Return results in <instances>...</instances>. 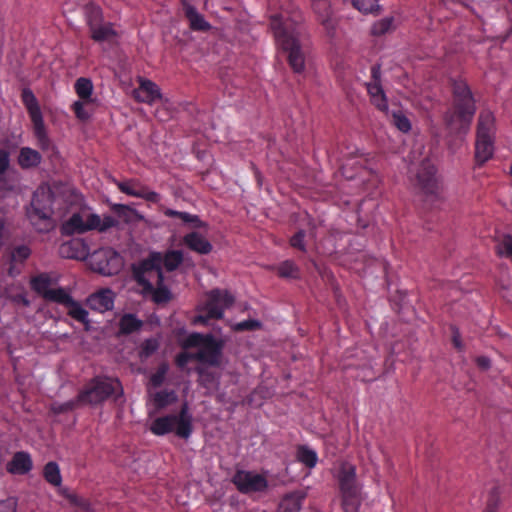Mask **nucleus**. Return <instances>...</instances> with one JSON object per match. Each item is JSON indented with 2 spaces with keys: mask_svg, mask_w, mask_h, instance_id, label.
Returning <instances> with one entry per match:
<instances>
[{
  "mask_svg": "<svg viewBox=\"0 0 512 512\" xmlns=\"http://www.w3.org/2000/svg\"><path fill=\"white\" fill-rule=\"evenodd\" d=\"M233 482L242 493L263 492L268 487L267 479L253 472L238 471L233 477Z\"/></svg>",
  "mask_w": 512,
  "mask_h": 512,
  "instance_id": "obj_14",
  "label": "nucleus"
},
{
  "mask_svg": "<svg viewBox=\"0 0 512 512\" xmlns=\"http://www.w3.org/2000/svg\"><path fill=\"white\" fill-rule=\"evenodd\" d=\"M233 302V295L226 291V309L229 308L233 304Z\"/></svg>",
  "mask_w": 512,
  "mask_h": 512,
  "instance_id": "obj_58",
  "label": "nucleus"
},
{
  "mask_svg": "<svg viewBox=\"0 0 512 512\" xmlns=\"http://www.w3.org/2000/svg\"><path fill=\"white\" fill-rule=\"evenodd\" d=\"M436 167L427 159L420 164L416 174L417 185L425 194H433L435 192L436 183Z\"/></svg>",
  "mask_w": 512,
  "mask_h": 512,
  "instance_id": "obj_17",
  "label": "nucleus"
},
{
  "mask_svg": "<svg viewBox=\"0 0 512 512\" xmlns=\"http://www.w3.org/2000/svg\"><path fill=\"white\" fill-rule=\"evenodd\" d=\"M21 100L31 119L33 135L36 139L37 146L43 152L52 150L54 145L48 136L38 100L32 90L24 88L21 92Z\"/></svg>",
  "mask_w": 512,
  "mask_h": 512,
  "instance_id": "obj_8",
  "label": "nucleus"
},
{
  "mask_svg": "<svg viewBox=\"0 0 512 512\" xmlns=\"http://www.w3.org/2000/svg\"><path fill=\"white\" fill-rule=\"evenodd\" d=\"M311 7L329 37H334L337 20L333 16L330 0H310Z\"/></svg>",
  "mask_w": 512,
  "mask_h": 512,
  "instance_id": "obj_16",
  "label": "nucleus"
},
{
  "mask_svg": "<svg viewBox=\"0 0 512 512\" xmlns=\"http://www.w3.org/2000/svg\"><path fill=\"white\" fill-rule=\"evenodd\" d=\"M495 118L492 112H480L477 123L475 160L478 165L487 162L494 153Z\"/></svg>",
  "mask_w": 512,
  "mask_h": 512,
  "instance_id": "obj_7",
  "label": "nucleus"
},
{
  "mask_svg": "<svg viewBox=\"0 0 512 512\" xmlns=\"http://www.w3.org/2000/svg\"><path fill=\"white\" fill-rule=\"evenodd\" d=\"M115 184L122 193L128 196L141 198L152 203H157L160 200V195L157 192L151 191L138 179L133 178L125 181L115 180Z\"/></svg>",
  "mask_w": 512,
  "mask_h": 512,
  "instance_id": "obj_15",
  "label": "nucleus"
},
{
  "mask_svg": "<svg viewBox=\"0 0 512 512\" xmlns=\"http://www.w3.org/2000/svg\"><path fill=\"white\" fill-rule=\"evenodd\" d=\"M451 107L444 113L443 121L452 134H466L476 113V101L469 85L461 79L452 81Z\"/></svg>",
  "mask_w": 512,
  "mask_h": 512,
  "instance_id": "obj_2",
  "label": "nucleus"
},
{
  "mask_svg": "<svg viewBox=\"0 0 512 512\" xmlns=\"http://www.w3.org/2000/svg\"><path fill=\"white\" fill-rule=\"evenodd\" d=\"M220 342L211 334L193 332L183 342V348H197L196 352H181L175 358V364L183 369L190 361L214 365L220 354Z\"/></svg>",
  "mask_w": 512,
  "mask_h": 512,
  "instance_id": "obj_3",
  "label": "nucleus"
},
{
  "mask_svg": "<svg viewBox=\"0 0 512 512\" xmlns=\"http://www.w3.org/2000/svg\"><path fill=\"white\" fill-rule=\"evenodd\" d=\"M164 215L170 218H179L182 222L192 224L195 227H199L201 225L199 217L188 212L166 209L164 211Z\"/></svg>",
  "mask_w": 512,
  "mask_h": 512,
  "instance_id": "obj_36",
  "label": "nucleus"
},
{
  "mask_svg": "<svg viewBox=\"0 0 512 512\" xmlns=\"http://www.w3.org/2000/svg\"><path fill=\"white\" fill-rule=\"evenodd\" d=\"M123 394L121 382L105 375L90 379L78 392V401L82 406L96 407L114 397L117 400Z\"/></svg>",
  "mask_w": 512,
  "mask_h": 512,
  "instance_id": "obj_4",
  "label": "nucleus"
},
{
  "mask_svg": "<svg viewBox=\"0 0 512 512\" xmlns=\"http://www.w3.org/2000/svg\"><path fill=\"white\" fill-rule=\"evenodd\" d=\"M10 160L7 151L0 149V175L4 174L9 168Z\"/></svg>",
  "mask_w": 512,
  "mask_h": 512,
  "instance_id": "obj_52",
  "label": "nucleus"
},
{
  "mask_svg": "<svg viewBox=\"0 0 512 512\" xmlns=\"http://www.w3.org/2000/svg\"><path fill=\"white\" fill-rule=\"evenodd\" d=\"M75 92L78 95V97L83 101H88L91 98L92 92H93V84L92 81L89 78L80 77L76 80L75 85Z\"/></svg>",
  "mask_w": 512,
  "mask_h": 512,
  "instance_id": "obj_33",
  "label": "nucleus"
},
{
  "mask_svg": "<svg viewBox=\"0 0 512 512\" xmlns=\"http://www.w3.org/2000/svg\"><path fill=\"white\" fill-rule=\"evenodd\" d=\"M353 6L364 14L378 12V0H352Z\"/></svg>",
  "mask_w": 512,
  "mask_h": 512,
  "instance_id": "obj_43",
  "label": "nucleus"
},
{
  "mask_svg": "<svg viewBox=\"0 0 512 512\" xmlns=\"http://www.w3.org/2000/svg\"><path fill=\"white\" fill-rule=\"evenodd\" d=\"M510 173H511V175H512V163H511V167H510Z\"/></svg>",
  "mask_w": 512,
  "mask_h": 512,
  "instance_id": "obj_60",
  "label": "nucleus"
},
{
  "mask_svg": "<svg viewBox=\"0 0 512 512\" xmlns=\"http://www.w3.org/2000/svg\"><path fill=\"white\" fill-rule=\"evenodd\" d=\"M67 307L69 309L68 314L73 319L83 324H87L89 322L87 310H85L77 301L73 299V303H70Z\"/></svg>",
  "mask_w": 512,
  "mask_h": 512,
  "instance_id": "obj_40",
  "label": "nucleus"
},
{
  "mask_svg": "<svg viewBox=\"0 0 512 512\" xmlns=\"http://www.w3.org/2000/svg\"><path fill=\"white\" fill-rule=\"evenodd\" d=\"M305 495L300 491L286 494L278 505L277 512H299Z\"/></svg>",
  "mask_w": 512,
  "mask_h": 512,
  "instance_id": "obj_25",
  "label": "nucleus"
},
{
  "mask_svg": "<svg viewBox=\"0 0 512 512\" xmlns=\"http://www.w3.org/2000/svg\"><path fill=\"white\" fill-rule=\"evenodd\" d=\"M54 283L52 277L49 273L42 272L39 273L30 279V287L31 289L38 295H40L43 299L48 295L50 290H52L51 285Z\"/></svg>",
  "mask_w": 512,
  "mask_h": 512,
  "instance_id": "obj_24",
  "label": "nucleus"
},
{
  "mask_svg": "<svg viewBox=\"0 0 512 512\" xmlns=\"http://www.w3.org/2000/svg\"><path fill=\"white\" fill-rule=\"evenodd\" d=\"M300 15L288 16L286 12L273 14L270 17V28L277 45L287 54V61L294 73L305 70V52L299 41Z\"/></svg>",
  "mask_w": 512,
  "mask_h": 512,
  "instance_id": "obj_1",
  "label": "nucleus"
},
{
  "mask_svg": "<svg viewBox=\"0 0 512 512\" xmlns=\"http://www.w3.org/2000/svg\"><path fill=\"white\" fill-rule=\"evenodd\" d=\"M476 363L477 365L481 368V369H488L491 365L490 363V359L485 357V356H480L476 359Z\"/></svg>",
  "mask_w": 512,
  "mask_h": 512,
  "instance_id": "obj_56",
  "label": "nucleus"
},
{
  "mask_svg": "<svg viewBox=\"0 0 512 512\" xmlns=\"http://www.w3.org/2000/svg\"><path fill=\"white\" fill-rule=\"evenodd\" d=\"M335 477L338 482L344 511L357 512L361 504L362 487L357 479L356 466L347 461L341 462Z\"/></svg>",
  "mask_w": 512,
  "mask_h": 512,
  "instance_id": "obj_5",
  "label": "nucleus"
},
{
  "mask_svg": "<svg viewBox=\"0 0 512 512\" xmlns=\"http://www.w3.org/2000/svg\"><path fill=\"white\" fill-rule=\"evenodd\" d=\"M371 103L380 111L387 112L388 101L381 85V65L371 67V81L365 84Z\"/></svg>",
  "mask_w": 512,
  "mask_h": 512,
  "instance_id": "obj_13",
  "label": "nucleus"
},
{
  "mask_svg": "<svg viewBox=\"0 0 512 512\" xmlns=\"http://www.w3.org/2000/svg\"><path fill=\"white\" fill-rule=\"evenodd\" d=\"M90 264L94 271L104 276H111L121 270L122 258L112 249H101L92 254Z\"/></svg>",
  "mask_w": 512,
  "mask_h": 512,
  "instance_id": "obj_12",
  "label": "nucleus"
},
{
  "mask_svg": "<svg viewBox=\"0 0 512 512\" xmlns=\"http://www.w3.org/2000/svg\"><path fill=\"white\" fill-rule=\"evenodd\" d=\"M114 301L115 293L105 288L91 294L87 299V305L90 309L103 313L113 309Z\"/></svg>",
  "mask_w": 512,
  "mask_h": 512,
  "instance_id": "obj_18",
  "label": "nucleus"
},
{
  "mask_svg": "<svg viewBox=\"0 0 512 512\" xmlns=\"http://www.w3.org/2000/svg\"><path fill=\"white\" fill-rule=\"evenodd\" d=\"M183 262V253L179 250H169L162 256V265L168 272L176 270Z\"/></svg>",
  "mask_w": 512,
  "mask_h": 512,
  "instance_id": "obj_32",
  "label": "nucleus"
},
{
  "mask_svg": "<svg viewBox=\"0 0 512 512\" xmlns=\"http://www.w3.org/2000/svg\"><path fill=\"white\" fill-rule=\"evenodd\" d=\"M149 429L156 436H164L175 432L179 438L188 439L193 432V425L187 403L181 406L177 414H167L155 418L151 422Z\"/></svg>",
  "mask_w": 512,
  "mask_h": 512,
  "instance_id": "obj_6",
  "label": "nucleus"
},
{
  "mask_svg": "<svg viewBox=\"0 0 512 512\" xmlns=\"http://www.w3.org/2000/svg\"><path fill=\"white\" fill-rule=\"evenodd\" d=\"M118 224L117 220L110 216L105 215L101 218L97 214H90L87 220L84 221L80 213H74L67 221L62 224L61 232L63 235L83 234L90 230H98L104 232L109 228L115 227Z\"/></svg>",
  "mask_w": 512,
  "mask_h": 512,
  "instance_id": "obj_9",
  "label": "nucleus"
},
{
  "mask_svg": "<svg viewBox=\"0 0 512 512\" xmlns=\"http://www.w3.org/2000/svg\"><path fill=\"white\" fill-rule=\"evenodd\" d=\"M33 468V462L29 453L24 451L16 452L7 463L6 470L13 475H25Z\"/></svg>",
  "mask_w": 512,
  "mask_h": 512,
  "instance_id": "obj_21",
  "label": "nucleus"
},
{
  "mask_svg": "<svg viewBox=\"0 0 512 512\" xmlns=\"http://www.w3.org/2000/svg\"><path fill=\"white\" fill-rule=\"evenodd\" d=\"M182 11L189 22V28L193 31L206 32L211 26L189 0H181Z\"/></svg>",
  "mask_w": 512,
  "mask_h": 512,
  "instance_id": "obj_20",
  "label": "nucleus"
},
{
  "mask_svg": "<svg viewBox=\"0 0 512 512\" xmlns=\"http://www.w3.org/2000/svg\"><path fill=\"white\" fill-rule=\"evenodd\" d=\"M85 101H75L72 105V110L80 121H87L90 118V113L85 109Z\"/></svg>",
  "mask_w": 512,
  "mask_h": 512,
  "instance_id": "obj_49",
  "label": "nucleus"
},
{
  "mask_svg": "<svg viewBox=\"0 0 512 512\" xmlns=\"http://www.w3.org/2000/svg\"><path fill=\"white\" fill-rule=\"evenodd\" d=\"M197 371H198L199 374L202 373V369L200 367L197 368Z\"/></svg>",
  "mask_w": 512,
  "mask_h": 512,
  "instance_id": "obj_59",
  "label": "nucleus"
},
{
  "mask_svg": "<svg viewBox=\"0 0 512 512\" xmlns=\"http://www.w3.org/2000/svg\"><path fill=\"white\" fill-rule=\"evenodd\" d=\"M500 501V491L498 487L492 488L488 500L486 509L484 512H497Z\"/></svg>",
  "mask_w": 512,
  "mask_h": 512,
  "instance_id": "obj_48",
  "label": "nucleus"
},
{
  "mask_svg": "<svg viewBox=\"0 0 512 512\" xmlns=\"http://www.w3.org/2000/svg\"><path fill=\"white\" fill-rule=\"evenodd\" d=\"M42 161L41 154L30 147H22L19 151L18 164L22 169L37 167Z\"/></svg>",
  "mask_w": 512,
  "mask_h": 512,
  "instance_id": "obj_26",
  "label": "nucleus"
},
{
  "mask_svg": "<svg viewBox=\"0 0 512 512\" xmlns=\"http://www.w3.org/2000/svg\"><path fill=\"white\" fill-rule=\"evenodd\" d=\"M60 254L65 258L83 259L88 254L86 245L80 240H72L60 247Z\"/></svg>",
  "mask_w": 512,
  "mask_h": 512,
  "instance_id": "obj_23",
  "label": "nucleus"
},
{
  "mask_svg": "<svg viewBox=\"0 0 512 512\" xmlns=\"http://www.w3.org/2000/svg\"><path fill=\"white\" fill-rule=\"evenodd\" d=\"M16 263L11 262V265L8 269V274L12 277H15L20 274V269H17L15 266Z\"/></svg>",
  "mask_w": 512,
  "mask_h": 512,
  "instance_id": "obj_57",
  "label": "nucleus"
},
{
  "mask_svg": "<svg viewBox=\"0 0 512 512\" xmlns=\"http://www.w3.org/2000/svg\"><path fill=\"white\" fill-rule=\"evenodd\" d=\"M160 347V342L157 338L145 339L140 345L139 356L141 359H148Z\"/></svg>",
  "mask_w": 512,
  "mask_h": 512,
  "instance_id": "obj_37",
  "label": "nucleus"
},
{
  "mask_svg": "<svg viewBox=\"0 0 512 512\" xmlns=\"http://www.w3.org/2000/svg\"><path fill=\"white\" fill-rule=\"evenodd\" d=\"M30 255L31 249L27 245H18L12 250L11 262L24 264Z\"/></svg>",
  "mask_w": 512,
  "mask_h": 512,
  "instance_id": "obj_45",
  "label": "nucleus"
},
{
  "mask_svg": "<svg viewBox=\"0 0 512 512\" xmlns=\"http://www.w3.org/2000/svg\"><path fill=\"white\" fill-rule=\"evenodd\" d=\"M261 326V322L254 319H248L235 324H231V328L236 332L255 331L260 329Z\"/></svg>",
  "mask_w": 512,
  "mask_h": 512,
  "instance_id": "obj_46",
  "label": "nucleus"
},
{
  "mask_svg": "<svg viewBox=\"0 0 512 512\" xmlns=\"http://www.w3.org/2000/svg\"><path fill=\"white\" fill-rule=\"evenodd\" d=\"M69 500L72 504H74L75 506L89 512L90 511V504L88 502V500L84 499V498H81V497H78L76 495H72L69 497Z\"/></svg>",
  "mask_w": 512,
  "mask_h": 512,
  "instance_id": "obj_51",
  "label": "nucleus"
},
{
  "mask_svg": "<svg viewBox=\"0 0 512 512\" xmlns=\"http://www.w3.org/2000/svg\"><path fill=\"white\" fill-rule=\"evenodd\" d=\"M306 232L303 229L298 230L291 238L290 245L291 247L298 249L302 252H306V244H305Z\"/></svg>",
  "mask_w": 512,
  "mask_h": 512,
  "instance_id": "obj_47",
  "label": "nucleus"
},
{
  "mask_svg": "<svg viewBox=\"0 0 512 512\" xmlns=\"http://www.w3.org/2000/svg\"><path fill=\"white\" fill-rule=\"evenodd\" d=\"M296 458L307 468H314L318 461V455L316 451L306 445H299L297 447Z\"/></svg>",
  "mask_w": 512,
  "mask_h": 512,
  "instance_id": "obj_28",
  "label": "nucleus"
},
{
  "mask_svg": "<svg viewBox=\"0 0 512 512\" xmlns=\"http://www.w3.org/2000/svg\"><path fill=\"white\" fill-rule=\"evenodd\" d=\"M168 370H169L168 364L166 362L161 363L157 367L156 371L151 375L150 380H149L150 384L155 388L162 386V384L165 381V377H166Z\"/></svg>",
  "mask_w": 512,
  "mask_h": 512,
  "instance_id": "obj_44",
  "label": "nucleus"
},
{
  "mask_svg": "<svg viewBox=\"0 0 512 512\" xmlns=\"http://www.w3.org/2000/svg\"><path fill=\"white\" fill-rule=\"evenodd\" d=\"M44 479L53 486H60L62 483V476L60 468L56 462H48L43 469Z\"/></svg>",
  "mask_w": 512,
  "mask_h": 512,
  "instance_id": "obj_31",
  "label": "nucleus"
},
{
  "mask_svg": "<svg viewBox=\"0 0 512 512\" xmlns=\"http://www.w3.org/2000/svg\"><path fill=\"white\" fill-rule=\"evenodd\" d=\"M0 512H16V502L12 499L0 501Z\"/></svg>",
  "mask_w": 512,
  "mask_h": 512,
  "instance_id": "obj_54",
  "label": "nucleus"
},
{
  "mask_svg": "<svg viewBox=\"0 0 512 512\" xmlns=\"http://www.w3.org/2000/svg\"><path fill=\"white\" fill-rule=\"evenodd\" d=\"M223 316V312L220 308L215 306L214 304H209L205 314L200 313L194 318V324H202L206 325L209 323L210 320L213 319H220Z\"/></svg>",
  "mask_w": 512,
  "mask_h": 512,
  "instance_id": "obj_34",
  "label": "nucleus"
},
{
  "mask_svg": "<svg viewBox=\"0 0 512 512\" xmlns=\"http://www.w3.org/2000/svg\"><path fill=\"white\" fill-rule=\"evenodd\" d=\"M80 407H83V406L80 403V401H78V395H77L74 399L68 400L66 402L53 403L51 405V411L54 414L59 415V414H63V413L69 412V411H73Z\"/></svg>",
  "mask_w": 512,
  "mask_h": 512,
  "instance_id": "obj_38",
  "label": "nucleus"
},
{
  "mask_svg": "<svg viewBox=\"0 0 512 512\" xmlns=\"http://www.w3.org/2000/svg\"><path fill=\"white\" fill-rule=\"evenodd\" d=\"M111 209L119 217H126L128 212L132 211V209L128 205H125V204H113L111 206Z\"/></svg>",
  "mask_w": 512,
  "mask_h": 512,
  "instance_id": "obj_53",
  "label": "nucleus"
},
{
  "mask_svg": "<svg viewBox=\"0 0 512 512\" xmlns=\"http://www.w3.org/2000/svg\"><path fill=\"white\" fill-rule=\"evenodd\" d=\"M183 241L189 249L200 254H208L212 249L210 242L198 232L186 234Z\"/></svg>",
  "mask_w": 512,
  "mask_h": 512,
  "instance_id": "obj_22",
  "label": "nucleus"
},
{
  "mask_svg": "<svg viewBox=\"0 0 512 512\" xmlns=\"http://www.w3.org/2000/svg\"><path fill=\"white\" fill-rule=\"evenodd\" d=\"M393 23H394L393 17H385L383 19L376 21L371 28L372 35L382 36V35L386 34L387 32L393 30V28H394Z\"/></svg>",
  "mask_w": 512,
  "mask_h": 512,
  "instance_id": "obj_39",
  "label": "nucleus"
},
{
  "mask_svg": "<svg viewBox=\"0 0 512 512\" xmlns=\"http://www.w3.org/2000/svg\"><path fill=\"white\" fill-rule=\"evenodd\" d=\"M86 22L89 28L90 37L97 43L116 42L119 34L114 28V24L104 21L102 9L95 5L87 6Z\"/></svg>",
  "mask_w": 512,
  "mask_h": 512,
  "instance_id": "obj_10",
  "label": "nucleus"
},
{
  "mask_svg": "<svg viewBox=\"0 0 512 512\" xmlns=\"http://www.w3.org/2000/svg\"><path fill=\"white\" fill-rule=\"evenodd\" d=\"M392 123L403 133L411 130V122L402 111H393L391 114Z\"/></svg>",
  "mask_w": 512,
  "mask_h": 512,
  "instance_id": "obj_42",
  "label": "nucleus"
},
{
  "mask_svg": "<svg viewBox=\"0 0 512 512\" xmlns=\"http://www.w3.org/2000/svg\"><path fill=\"white\" fill-rule=\"evenodd\" d=\"M44 300L62 304L66 307L70 303H73V297L69 293H67L65 289L61 287L50 290V292L48 293Z\"/></svg>",
  "mask_w": 512,
  "mask_h": 512,
  "instance_id": "obj_35",
  "label": "nucleus"
},
{
  "mask_svg": "<svg viewBox=\"0 0 512 512\" xmlns=\"http://www.w3.org/2000/svg\"><path fill=\"white\" fill-rule=\"evenodd\" d=\"M143 324V321L138 319L135 314L125 313L119 320V330L121 334L129 335L139 331Z\"/></svg>",
  "mask_w": 512,
  "mask_h": 512,
  "instance_id": "obj_27",
  "label": "nucleus"
},
{
  "mask_svg": "<svg viewBox=\"0 0 512 512\" xmlns=\"http://www.w3.org/2000/svg\"><path fill=\"white\" fill-rule=\"evenodd\" d=\"M31 206H32V209H33L31 217H33V215H35L39 219H43V220L49 219V217H50V209L39 207L38 206V200L36 199V196L33 197Z\"/></svg>",
  "mask_w": 512,
  "mask_h": 512,
  "instance_id": "obj_50",
  "label": "nucleus"
},
{
  "mask_svg": "<svg viewBox=\"0 0 512 512\" xmlns=\"http://www.w3.org/2000/svg\"><path fill=\"white\" fill-rule=\"evenodd\" d=\"M452 343L458 350L462 349L461 335L456 327H452Z\"/></svg>",
  "mask_w": 512,
  "mask_h": 512,
  "instance_id": "obj_55",
  "label": "nucleus"
},
{
  "mask_svg": "<svg viewBox=\"0 0 512 512\" xmlns=\"http://www.w3.org/2000/svg\"><path fill=\"white\" fill-rule=\"evenodd\" d=\"M135 100L142 103L152 104L161 99L159 87L149 79L140 78L139 87L133 91Z\"/></svg>",
  "mask_w": 512,
  "mask_h": 512,
  "instance_id": "obj_19",
  "label": "nucleus"
},
{
  "mask_svg": "<svg viewBox=\"0 0 512 512\" xmlns=\"http://www.w3.org/2000/svg\"><path fill=\"white\" fill-rule=\"evenodd\" d=\"M175 400L173 391L162 390L156 392L153 397L154 405L157 409H163Z\"/></svg>",
  "mask_w": 512,
  "mask_h": 512,
  "instance_id": "obj_41",
  "label": "nucleus"
},
{
  "mask_svg": "<svg viewBox=\"0 0 512 512\" xmlns=\"http://www.w3.org/2000/svg\"><path fill=\"white\" fill-rule=\"evenodd\" d=\"M145 292L152 294V300L156 304H165L172 299L171 291L162 283L157 281V287L152 285V289H144Z\"/></svg>",
  "mask_w": 512,
  "mask_h": 512,
  "instance_id": "obj_29",
  "label": "nucleus"
},
{
  "mask_svg": "<svg viewBox=\"0 0 512 512\" xmlns=\"http://www.w3.org/2000/svg\"><path fill=\"white\" fill-rule=\"evenodd\" d=\"M161 266L162 254L160 252H152L146 259L133 266L134 279L143 289H152V283L146 279L145 275L154 271L157 274L158 282H164Z\"/></svg>",
  "mask_w": 512,
  "mask_h": 512,
  "instance_id": "obj_11",
  "label": "nucleus"
},
{
  "mask_svg": "<svg viewBox=\"0 0 512 512\" xmlns=\"http://www.w3.org/2000/svg\"><path fill=\"white\" fill-rule=\"evenodd\" d=\"M275 270L281 278L298 279L300 277V269L292 260L281 262Z\"/></svg>",
  "mask_w": 512,
  "mask_h": 512,
  "instance_id": "obj_30",
  "label": "nucleus"
}]
</instances>
